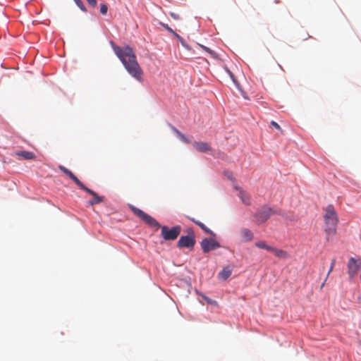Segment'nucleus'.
Masks as SVG:
<instances>
[{
	"label": "nucleus",
	"mask_w": 361,
	"mask_h": 361,
	"mask_svg": "<svg viewBox=\"0 0 361 361\" xmlns=\"http://www.w3.org/2000/svg\"><path fill=\"white\" fill-rule=\"evenodd\" d=\"M111 44L115 54L121 60L128 73L135 79L141 80L143 71L137 61L133 49L128 46L118 47L113 42H111Z\"/></svg>",
	"instance_id": "nucleus-1"
},
{
	"label": "nucleus",
	"mask_w": 361,
	"mask_h": 361,
	"mask_svg": "<svg viewBox=\"0 0 361 361\" xmlns=\"http://www.w3.org/2000/svg\"><path fill=\"white\" fill-rule=\"evenodd\" d=\"M324 219L326 240H329L330 237L336 235L338 223V215L333 205L329 204L326 207Z\"/></svg>",
	"instance_id": "nucleus-2"
},
{
	"label": "nucleus",
	"mask_w": 361,
	"mask_h": 361,
	"mask_svg": "<svg viewBox=\"0 0 361 361\" xmlns=\"http://www.w3.org/2000/svg\"><path fill=\"white\" fill-rule=\"evenodd\" d=\"M131 211L135 214L137 216H138L140 219H142L143 221H145L147 224H148L150 226L152 227H161L159 222L154 219L153 217L149 216V214H146L145 212L141 210L140 209H138L135 207L133 205L129 206Z\"/></svg>",
	"instance_id": "nucleus-3"
},
{
	"label": "nucleus",
	"mask_w": 361,
	"mask_h": 361,
	"mask_svg": "<svg viewBox=\"0 0 361 361\" xmlns=\"http://www.w3.org/2000/svg\"><path fill=\"white\" fill-rule=\"evenodd\" d=\"M181 232V227L176 226L169 228L166 226L161 227V235L166 240H174L180 235Z\"/></svg>",
	"instance_id": "nucleus-4"
},
{
	"label": "nucleus",
	"mask_w": 361,
	"mask_h": 361,
	"mask_svg": "<svg viewBox=\"0 0 361 361\" xmlns=\"http://www.w3.org/2000/svg\"><path fill=\"white\" fill-rule=\"evenodd\" d=\"M273 213L274 212L271 207L264 205L257 211L255 217L257 224H259L265 222Z\"/></svg>",
	"instance_id": "nucleus-5"
},
{
	"label": "nucleus",
	"mask_w": 361,
	"mask_h": 361,
	"mask_svg": "<svg viewBox=\"0 0 361 361\" xmlns=\"http://www.w3.org/2000/svg\"><path fill=\"white\" fill-rule=\"evenodd\" d=\"M195 244V234L193 231H191L190 235L181 236L177 243L178 247H188L192 248Z\"/></svg>",
	"instance_id": "nucleus-6"
},
{
	"label": "nucleus",
	"mask_w": 361,
	"mask_h": 361,
	"mask_svg": "<svg viewBox=\"0 0 361 361\" xmlns=\"http://www.w3.org/2000/svg\"><path fill=\"white\" fill-rule=\"evenodd\" d=\"M200 245L204 253H207L209 251L215 250L220 247L219 243L212 238H204L201 241Z\"/></svg>",
	"instance_id": "nucleus-7"
},
{
	"label": "nucleus",
	"mask_w": 361,
	"mask_h": 361,
	"mask_svg": "<svg viewBox=\"0 0 361 361\" xmlns=\"http://www.w3.org/2000/svg\"><path fill=\"white\" fill-rule=\"evenodd\" d=\"M348 274L350 278L354 277L361 269V259H355L351 257L348 264Z\"/></svg>",
	"instance_id": "nucleus-8"
},
{
	"label": "nucleus",
	"mask_w": 361,
	"mask_h": 361,
	"mask_svg": "<svg viewBox=\"0 0 361 361\" xmlns=\"http://www.w3.org/2000/svg\"><path fill=\"white\" fill-rule=\"evenodd\" d=\"M81 190L87 192L90 195L92 196V199H91L90 201H88L87 204L90 206H93L94 204H99L102 202L104 200V197L102 196H99L94 191L92 190L87 188L84 184L80 188Z\"/></svg>",
	"instance_id": "nucleus-9"
},
{
	"label": "nucleus",
	"mask_w": 361,
	"mask_h": 361,
	"mask_svg": "<svg viewBox=\"0 0 361 361\" xmlns=\"http://www.w3.org/2000/svg\"><path fill=\"white\" fill-rule=\"evenodd\" d=\"M59 169L73 180L80 188L82 186L83 183L69 169L61 165L59 166Z\"/></svg>",
	"instance_id": "nucleus-10"
},
{
	"label": "nucleus",
	"mask_w": 361,
	"mask_h": 361,
	"mask_svg": "<svg viewBox=\"0 0 361 361\" xmlns=\"http://www.w3.org/2000/svg\"><path fill=\"white\" fill-rule=\"evenodd\" d=\"M194 148L199 152H207L212 151V147L209 143L204 142H195Z\"/></svg>",
	"instance_id": "nucleus-11"
},
{
	"label": "nucleus",
	"mask_w": 361,
	"mask_h": 361,
	"mask_svg": "<svg viewBox=\"0 0 361 361\" xmlns=\"http://www.w3.org/2000/svg\"><path fill=\"white\" fill-rule=\"evenodd\" d=\"M15 155L18 157L19 159H35L36 158L35 154L32 152L25 150H20L14 152Z\"/></svg>",
	"instance_id": "nucleus-12"
},
{
	"label": "nucleus",
	"mask_w": 361,
	"mask_h": 361,
	"mask_svg": "<svg viewBox=\"0 0 361 361\" xmlns=\"http://www.w3.org/2000/svg\"><path fill=\"white\" fill-rule=\"evenodd\" d=\"M270 252H272L279 259H287L289 258V254L284 250L272 247Z\"/></svg>",
	"instance_id": "nucleus-13"
},
{
	"label": "nucleus",
	"mask_w": 361,
	"mask_h": 361,
	"mask_svg": "<svg viewBox=\"0 0 361 361\" xmlns=\"http://www.w3.org/2000/svg\"><path fill=\"white\" fill-rule=\"evenodd\" d=\"M232 273V269L230 266L224 267L222 271L219 274V277L223 280H226L230 277Z\"/></svg>",
	"instance_id": "nucleus-14"
},
{
	"label": "nucleus",
	"mask_w": 361,
	"mask_h": 361,
	"mask_svg": "<svg viewBox=\"0 0 361 361\" xmlns=\"http://www.w3.org/2000/svg\"><path fill=\"white\" fill-rule=\"evenodd\" d=\"M240 233L245 242L251 241L253 239L254 235L250 230L247 228H243Z\"/></svg>",
	"instance_id": "nucleus-15"
},
{
	"label": "nucleus",
	"mask_w": 361,
	"mask_h": 361,
	"mask_svg": "<svg viewBox=\"0 0 361 361\" xmlns=\"http://www.w3.org/2000/svg\"><path fill=\"white\" fill-rule=\"evenodd\" d=\"M239 197L241 199L242 202L246 204V205H250V195L245 192L244 190H240V192H239Z\"/></svg>",
	"instance_id": "nucleus-16"
},
{
	"label": "nucleus",
	"mask_w": 361,
	"mask_h": 361,
	"mask_svg": "<svg viewBox=\"0 0 361 361\" xmlns=\"http://www.w3.org/2000/svg\"><path fill=\"white\" fill-rule=\"evenodd\" d=\"M191 220L195 224H197V226H199L204 231H205L207 233L211 235H215V234L214 233V232L210 230L209 228H208L204 224H202V222L199 221H196L195 219H191Z\"/></svg>",
	"instance_id": "nucleus-17"
},
{
	"label": "nucleus",
	"mask_w": 361,
	"mask_h": 361,
	"mask_svg": "<svg viewBox=\"0 0 361 361\" xmlns=\"http://www.w3.org/2000/svg\"><path fill=\"white\" fill-rule=\"evenodd\" d=\"M255 246L259 248H261V249H264L269 252H270V250L272 247V246L267 245L265 241H262V240L256 242Z\"/></svg>",
	"instance_id": "nucleus-18"
},
{
	"label": "nucleus",
	"mask_w": 361,
	"mask_h": 361,
	"mask_svg": "<svg viewBox=\"0 0 361 361\" xmlns=\"http://www.w3.org/2000/svg\"><path fill=\"white\" fill-rule=\"evenodd\" d=\"M159 25L163 27L164 29H166V30H168L169 32L172 33L176 37H177L178 39H180V41L183 40V39L181 38V37L178 35L176 32H175L173 29H171L167 24H165L164 23H161L160 22L159 23Z\"/></svg>",
	"instance_id": "nucleus-19"
},
{
	"label": "nucleus",
	"mask_w": 361,
	"mask_h": 361,
	"mask_svg": "<svg viewBox=\"0 0 361 361\" xmlns=\"http://www.w3.org/2000/svg\"><path fill=\"white\" fill-rule=\"evenodd\" d=\"M335 264H336V259H333L331 260V263L330 269H329V271H328L327 276H326V279H325L324 281H326V279H327V278H328L329 275V274H330V273L333 271L334 267V266H335ZM324 283H325V282H324V283L322 284V286H321V288H323V286H324Z\"/></svg>",
	"instance_id": "nucleus-20"
},
{
	"label": "nucleus",
	"mask_w": 361,
	"mask_h": 361,
	"mask_svg": "<svg viewBox=\"0 0 361 361\" xmlns=\"http://www.w3.org/2000/svg\"><path fill=\"white\" fill-rule=\"evenodd\" d=\"M75 3L82 11H87V9L81 0H76Z\"/></svg>",
	"instance_id": "nucleus-21"
},
{
	"label": "nucleus",
	"mask_w": 361,
	"mask_h": 361,
	"mask_svg": "<svg viewBox=\"0 0 361 361\" xmlns=\"http://www.w3.org/2000/svg\"><path fill=\"white\" fill-rule=\"evenodd\" d=\"M201 48L203 50H204L207 52H208L211 56H212L214 57L216 56V53L214 51H212V49H210L209 47H205L204 45H201Z\"/></svg>",
	"instance_id": "nucleus-22"
},
{
	"label": "nucleus",
	"mask_w": 361,
	"mask_h": 361,
	"mask_svg": "<svg viewBox=\"0 0 361 361\" xmlns=\"http://www.w3.org/2000/svg\"><path fill=\"white\" fill-rule=\"evenodd\" d=\"M108 11V6L106 4H101L100 12L103 15H106Z\"/></svg>",
	"instance_id": "nucleus-23"
},
{
	"label": "nucleus",
	"mask_w": 361,
	"mask_h": 361,
	"mask_svg": "<svg viewBox=\"0 0 361 361\" xmlns=\"http://www.w3.org/2000/svg\"><path fill=\"white\" fill-rule=\"evenodd\" d=\"M170 16L174 20H179V19H180V16L178 13H173V12H171L170 13Z\"/></svg>",
	"instance_id": "nucleus-24"
},
{
	"label": "nucleus",
	"mask_w": 361,
	"mask_h": 361,
	"mask_svg": "<svg viewBox=\"0 0 361 361\" xmlns=\"http://www.w3.org/2000/svg\"><path fill=\"white\" fill-rule=\"evenodd\" d=\"M87 2L92 6V7H95L97 6V0H86Z\"/></svg>",
	"instance_id": "nucleus-25"
},
{
	"label": "nucleus",
	"mask_w": 361,
	"mask_h": 361,
	"mask_svg": "<svg viewBox=\"0 0 361 361\" xmlns=\"http://www.w3.org/2000/svg\"><path fill=\"white\" fill-rule=\"evenodd\" d=\"M240 96L246 100H249L250 97L247 96L246 92H240Z\"/></svg>",
	"instance_id": "nucleus-26"
},
{
	"label": "nucleus",
	"mask_w": 361,
	"mask_h": 361,
	"mask_svg": "<svg viewBox=\"0 0 361 361\" xmlns=\"http://www.w3.org/2000/svg\"><path fill=\"white\" fill-rule=\"evenodd\" d=\"M180 139L183 142H185V143H189L190 142V140L183 134L180 135Z\"/></svg>",
	"instance_id": "nucleus-27"
},
{
	"label": "nucleus",
	"mask_w": 361,
	"mask_h": 361,
	"mask_svg": "<svg viewBox=\"0 0 361 361\" xmlns=\"http://www.w3.org/2000/svg\"><path fill=\"white\" fill-rule=\"evenodd\" d=\"M271 125L272 126H274V128H276V129L281 130L280 126L276 122L272 121H271Z\"/></svg>",
	"instance_id": "nucleus-28"
},
{
	"label": "nucleus",
	"mask_w": 361,
	"mask_h": 361,
	"mask_svg": "<svg viewBox=\"0 0 361 361\" xmlns=\"http://www.w3.org/2000/svg\"><path fill=\"white\" fill-rule=\"evenodd\" d=\"M176 132L178 136V137L180 138V135H183V133H181L180 131H178V130H176Z\"/></svg>",
	"instance_id": "nucleus-29"
},
{
	"label": "nucleus",
	"mask_w": 361,
	"mask_h": 361,
	"mask_svg": "<svg viewBox=\"0 0 361 361\" xmlns=\"http://www.w3.org/2000/svg\"><path fill=\"white\" fill-rule=\"evenodd\" d=\"M205 300L207 301V302L212 304V300L211 299L205 298Z\"/></svg>",
	"instance_id": "nucleus-30"
},
{
	"label": "nucleus",
	"mask_w": 361,
	"mask_h": 361,
	"mask_svg": "<svg viewBox=\"0 0 361 361\" xmlns=\"http://www.w3.org/2000/svg\"><path fill=\"white\" fill-rule=\"evenodd\" d=\"M191 231H192V228H189V229H188L187 232H188V235H190V232H191Z\"/></svg>",
	"instance_id": "nucleus-31"
},
{
	"label": "nucleus",
	"mask_w": 361,
	"mask_h": 361,
	"mask_svg": "<svg viewBox=\"0 0 361 361\" xmlns=\"http://www.w3.org/2000/svg\"><path fill=\"white\" fill-rule=\"evenodd\" d=\"M275 2H276V4H278V3H279V0H275Z\"/></svg>",
	"instance_id": "nucleus-32"
},
{
	"label": "nucleus",
	"mask_w": 361,
	"mask_h": 361,
	"mask_svg": "<svg viewBox=\"0 0 361 361\" xmlns=\"http://www.w3.org/2000/svg\"><path fill=\"white\" fill-rule=\"evenodd\" d=\"M74 1H75L76 0H73Z\"/></svg>",
	"instance_id": "nucleus-33"
},
{
	"label": "nucleus",
	"mask_w": 361,
	"mask_h": 361,
	"mask_svg": "<svg viewBox=\"0 0 361 361\" xmlns=\"http://www.w3.org/2000/svg\"><path fill=\"white\" fill-rule=\"evenodd\" d=\"M74 1H75L76 0H73Z\"/></svg>",
	"instance_id": "nucleus-34"
}]
</instances>
